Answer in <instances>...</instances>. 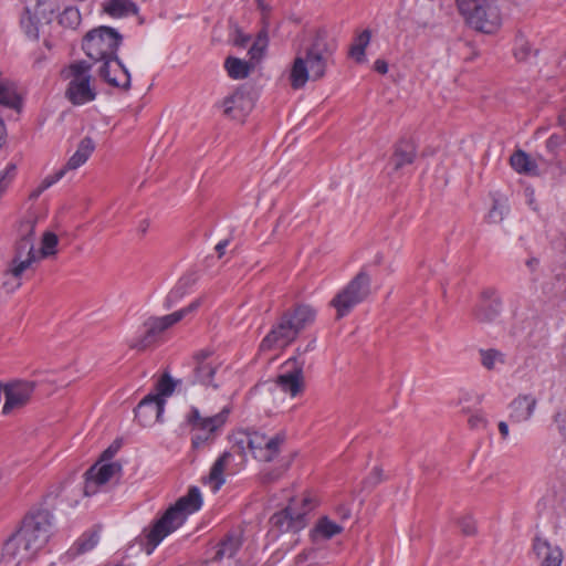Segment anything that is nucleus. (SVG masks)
Masks as SVG:
<instances>
[{
  "instance_id": "nucleus-19",
  "label": "nucleus",
  "mask_w": 566,
  "mask_h": 566,
  "mask_svg": "<svg viewBox=\"0 0 566 566\" xmlns=\"http://www.w3.org/2000/svg\"><path fill=\"white\" fill-rule=\"evenodd\" d=\"M223 114L232 119H243L252 109V101L244 93L237 91L222 102Z\"/></svg>"
},
{
  "instance_id": "nucleus-40",
  "label": "nucleus",
  "mask_w": 566,
  "mask_h": 566,
  "mask_svg": "<svg viewBox=\"0 0 566 566\" xmlns=\"http://www.w3.org/2000/svg\"><path fill=\"white\" fill-rule=\"evenodd\" d=\"M455 523L463 535L473 536L476 534V523L471 514L461 515L457 518Z\"/></svg>"
},
{
  "instance_id": "nucleus-31",
  "label": "nucleus",
  "mask_w": 566,
  "mask_h": 566,
  "mask_svg": "<svg viewBox=\"0 0 566 566\" xmlns=\"http://www.w3.org/2000/svg\"><path fill=\"white\" fill-rule=\"evenodd\" d=\"M38 223V217L34 213H28L18 224V241H31L34 243V230Z\"/></svg>"
},
{
  "instance_id": "nucleus-42",
  "label": "nucleus",
  "mask_w": 566,
  "mask_h": 566,
  "mask_svg": "<svg viewBox=\"0 0 566 566\" xmlns=\"http://www.w3.org/2000/svg\"><path fill=\"white\" fill-rule=\"evenodd\" d=\"M268 46V34H266V31L262 30L256 40L254 41L253 45L251 46L249 53L251 55L252 59H258L260 57L265 48Z\"/></svg>"
},
{
  "instance_id": "nucleus-57",
  "label": "nucleus",
  "mask_w": 566,
  "mask_h": 566,
  "mask_svg": "<svg viewBox=\"0 0 566 566\" xmlns=\"http://www.w3.org/2000/svg\"><path fill=\"white\" fill-rule=\"evenodd\" d=\"M534 263H537V261H536L535 259L530 260V261L527 262V265H528V266H532V265H534Z\"/></svg>"
},
{
  "instance_id": "nucleus-32",
  "label": "nucleus",
  "mask_w": 566,
  "mask_h": 566,
  "mask_svg": "<svg viewBox=\"0 0 566 566\" xmlns=\"http://www.w3.org/2000/svg\"><path fill=\"white\" fill-rule=\"evenodd\" d=\"M228 75L233 80H242L249 76L250 65L238 57L229 56L224 62Z\"/></svg>"
},
{
  "instance_id": "nucleus-35",
  "label": "nucleus",
  "mask_w": 566,
  "mask_h": 566,
  "mask_svg": "<svg viewBox=\"0 0 566 566\" xmlns=\"http://www.w3.org/2000/svg\"><path fill=\"white\" fill-rule=\"evenodd\" d=\"M104 9L112 17H122L135 12L136 6L129 0H109Z\"/></svg>"
},
{
  "instance_id": "nucleus-15",
  "label": "nucleus",
  "mask_w": 566,
  "mask_h": 566,
  "mask_svg": "<svg viewBox=\"0 0 566 566\" xmlns=\"http://www.w3.org/2000/svg\"><path fill=\"white\" fill-rule=\"evenodd\" d=\"M417 156V147L411 139H400L387 164L388 174H400L412 165Z\"/></svg>"
},
{
  "instance_id": "nucleus-38",
  "label": "nucleus",
  "mask_w": 566,
  "mask_h": 566,
  "mask_svg": "<svg viewBox=\"0 0 566 566\" xmlns=\"http://www.w3.org/2000/svg\"><path fill=\"white\" fill-rule=\"evenodd\" d=\"M17 166L10 163L3 170L0 171V198L6 193L10 184L15 177Z\"/></svg>"
},
{
  "instance_id": "nucleus-16",
  "label": "nucleus",
  "mask_w": 566,
  "mask_h": 566,
  "mask_svg": "<svg viewBox=\"0 0 566 566\" xmlns=\"http://www.w3.org/2000/svg\"><path fill=\"white\" fill-rule=\"evenodd\" d=\"M210 357L211 353L206 350H201L196 354V367L193 368L191 384H200L218 388V385L213 382V376L217 371L218 364L210 359Z\"/></svg>"
},
{
  "instance_id": "nucleus-7",
  "label": "nucleus",
  "mask_w": 566,
  "mask_h": 566,
  "mask_svg": "<svg viewBox=\"0 0 566 566\" xmlns=\"http://www.w3.org/2000/svg\"><path fill=\"white\" fill-rule=\"evenodd\" d=\"M231 439L233 446L241 453H244L248 449L256 460L270 462L280 453L281 447L285 441V434L277 432L273 436H268L254 430H238L232 434Z\"/></svg>"
},
{
  "instance_id": "nucleus-10",
  "label": "nucleus",
  "mask_w": 566,
  "mask_h": 566,
  "mask_svg": "<svg viewBox=\"0 0 566 566\" xmlns=\"http://www.w3.org/2000/svg\"><path fill=\"white\" fill-rule=\"evenodd\" d=\"M200 305L201 298H197L186 307H182L174 313L164 316L148 318L144 324V335L136 342H134L130 345V347L136 348L138 350H145L146 348L155 344L163 333L171 328L174 325L182 321L188 315L195 313L200 307Z\"/></svg>"
},
{
  "instance_id": "nucleus-50",
  "label": "nucleus",
  "mask_w": 566,
  "mask_h": 566,
  "mask_svg": "<svg viewBox=\"0 0 566 566\" xmlns=\"http://www.w3.org/2000/svg\"><path fill=\"white\" fill-rule=\"evenodd\" d=\"M45 191V189H42V186L39 185L35 189L32 190L30 193V199L35 200L40 197V195Z\"/></svg>"
},
{
  "instance_id": "nucleus-49",
  "label": "nucleus",
  "mask_w": 566,
  "mask_h": 566,
  "mask_svg": "<svg viewBox=\"0 0 566 566\" xmlns=\"http://www.w3.org/2000/svg\"><path fill=\"white\" fill-rule=\"evenodd\" d=\"M499 431L501 433V437L505 440L509 437V426L505 421L499 422Z\"/></svg>"
},
{
  "instance_id": "nucleus-29",
  "label": "nucleus",
  "mask_w": 566,
  "mask_h": 566,
  "mask_svg": "<svg viewBox=\"0 0 566 566\" xmlns=\"http://www.w3.org/2000/svg\"><path fill=\"white\" fill-rule=\"evenodd\" d=\"M371 39L370 30L366 29L357 34L354 39L353 44L349 48V56L358 63L366 61L365 50L368 46Z\"/></svg>"
},
{
  "instance_id": "nucleus-48",
  "label": "nucleus",
  "mask_w": 566,
  "mask_h": 566,
  "mask_svg": "<svg viewBox=\"0 0 566 566\" xmlns=\"http://www.w3.org/2000/svg\"><path fill=\"white\" fill-rule=\"evenodd\" d=\"M229 244V240H222L216 245L218 256L221 258L224 254V250Z\"/></svg>"
},
{
  "instance_id": "nucleus-26",
  "label": "nucleus",
  "mask_w": 566,
  "mask_h": 566,
  "mask_svg": "<svg viewBox=\"0 0 566 566\" xmlns=\"http://www.w3.org/2000/svg\"><path fill=\"white\" fill-rule=\"evenodd\" d=\"M512 168L518 174L530 176L538 175V167L534 159H532L525 151L516 150L510 158Z\"/></svg>"
},
{
  "instance_id": "nucleus-13",
  "label": "nucleus",
  "mask_w": 566,
  "mask_h": 566,
  "mask_svg": "<svg viewBox=\"0 0 566 566\" xmlns=\"http://www.w3.org/2000/svg\"><path fill=\"white\" fill-rule=\"evenodd\" d=\"M34 390V382L28 380H13L1 387L4 394L2 413L9 415L13 410L23 407L31 398Z\"/></svg>"
},
{
  "instance_id": "nucleus-58",
  "label": "nucleus",
  "mask_w": 566,
  "mask_h": 566,
  "mask_svg": "<svg viewBox=\"0 0 566 566\" xmlns=\"http://www.w3.org/2000/svg\"><path fill=\"white\" fill-rule=\"evenodd\" d=\"M312 348V344H308L307 347H306V350Z\"/></svg>"
},
{
  "instance_id": "nucleus-21",
  "label": "nucleus",
  "mask_w": 566,
  "mask_h": 566,
  "mask_svg": "<svg viewBox=\"0 0 566 566\" xmlns=\"http://www.w3.org/2000/svg\"><path fill=\"white\" fill-rule=\"evenodd\" d=\"M533 551L538 558H542L541 566H562V549L551 545L547 539L536 536L533 542Z\"/></svg>"
},
{
  "instance_id": "nucleus-28",
  "label": "nucleus",
  "mask_w": 566,
  "mask_h": 566,
  "mask_svg": "<svg viewBox=\"0 0 566 566\" xmlns=\"http://www.w3.org/2000/svg\"><path fill=\"white\" fill-rule=\"evenodd\" d=\"M232 458V453L226 451L213 463L209 473V481L213 483L214 492L218 491L224 484L226 479L223 473Z\"/></svg>"
},
{
  "instance_id": "nucleus-34",
  "label": "nucleus",
  "mask_w": 566,
  "mask_h": 566,
  "mask_svg": "<svg viewBox=\"0 0 566 566\" xmlns=\"http://www.w3.org/2000/svg\"><path fill=\"white\" fill-rule=\"evenodd\" d=\"M241 546V541L235 535L227 536L218 547L216 557L219 559L233 557Z\"/></svg>"
},
{
  "instance_id": "nucleus-44",
  "label": "nucleus",
  "mask_w": 566,
  "mask_h": 566,
  "mask_svg": "<svg viewBox=\"0 0 566 566\" xmlns=\"http://www.w3.org/2000/svg\"><path fill=\"white\" fill-rule=\"evenodd\" d=\"M554 423L559 434L566 440V410L554 416Z\"/></svg>"
},
{
  "instance_id": "nucleus-25",
  "label": "nucleus",
  "mask_w": 566,
  "mask_h": 566,
  "mask_svg": "<svg viewBox=\"0 0 566 566\" xmlns=\"http://www.w3.org/2000/svg\"><path fill=\"white\" fill-rule=\"evenodd\" d=\"M98 541L99 535L97 531L85 532L71 546L66 555L70 556V558H75L78 555L85 554L92 551L97 545Z\"/></svg>"
},
{
  "instance_id": "nucleus-2",
  "label": "nucleus",
  "mask_w": 566,
  "mask_h": 566,
  "mask_svg": "<svg viewBox=\"0 0 566 566\" xmlns=\"http://www.w3.org/2000/svg\"><path fill=\"white\" fill-rule=\"evenodd\" d=\"M123 36L111 27H98L88 31L82 41V49L86 56L102 63L98 75L111 86L128 90L130 74L117 56Z\"/></svg>"
},
{
  "instance_id": "nucleus-6",
  "label": "nucleus",
  "mask_w": 566,
  "mask_h": 566,
  "mask_svg": "<svg viewBox=\"0 0 566 566\" xmlns=\"http://www.w3.org/2000/svg\"><path fill=\"white\" fill-rule=\"evenodd\" d=\"M91 69L92 65L82 60L71 63L61 71L62 78L67 81L65 98L75 106L91 103L97 96Z\"/></svg>"
},
{
  "instance_id": "nucleus-1",
  "label": "nucleus",
  "mask_w": 566,
  "mask_h": 566,
  "mask_svg": "<svg viewBox=\"0 0 566 566\" xmlns=\"http://www.w3.org/2000/svg\"><path fill=\"white\" fill-rule=\"evenodd\" d=\"M53 534V515L48 510L30 512L20 528L4 543L2 560L6 566H25L34 559Z\"/></svg>"
},
{
  "instance_id": "nucleus-39",
  "label": "nucleus",
  "mask_w": 566,
  "mask_h": 566,
  "mask_svg": "<svg viewBox=\"0 0 566 566\" xmlns=\"http://www.w3.org/2000/svg\"><path fill=\"white\" fill-rule=\"evenodd\" d=\"M59 239L53 232H45L42 238L41 255L43 258L53 255L56 253V245Z\"/></svg>"
},
{
  "instance_id": "nucleus-30",
  "label": "nucleus",
  "mask_w": 566,
  "mask_h": 566,
  "mask_svg": "<svg viewBox=\"0 0 566 566\" xmlns=\"http://www.w3.org/2000/svg\"><path fill=\"white\" fill-rule=\"evenodd\" d=\"M501 311L497 301H483L475 310V317L479 322L491 323L496 319Z\"/></svg>"
},
{
  "instance_id": "nucleus-36",
  "label": "nucleus",
  "mask_w": 566,
  "mask_h": 566,
  "mask_svg": "<svg viewBox=\"0 0 566 566\" xmlns=\"http://www.w3.org/2000/svg\"><path fill=\"white\" fill-rule=\"evenodd\" d=\"M178 382H180V380H174L170 375L166 373L157 381L156 392L153 395L165 399L172 395Z\"/></svg>"
},
{
  "instance_id": "nucleus-18",
  "label": "nucleus",
  "mask_w": 566,
  "mask_h": 566,
  "mask_svg": "<svg viewBox=\"0 0 566 566\" xmlns=\"http://www.w3.org/2000/svg\"><path fill=\"white\" fill-rule=\"evenodd\" d=\"M165 405V399L154 396L153 392H150L137 405L135 416L143 424H147L151 421H160Z\"/></svg>"
},
{
  "instance_id": "nucleus-53",
  "label": "nucleus",
  "mask_w": 566,
  "mask_h": 566,
  "mask_svg": "<svg viewBox=\"0 0 566 566\" xmlns=\"http://www.w3.org/2000/svg\"><path fill=\"white\" fill-rule=\"evenodd\" d=\"M117 449H113L112 447H109L108 449H106L104 452H103V458L104 459H111L114 453L116 452Z\"/></svg>"
},
{
  "instance_id": "nucleus-23",
  "label": "nucleus",
  "mask_w": 566,
  "mask_h": 566,
  "mask_svg": "<svg viewBox=\"0 0 566 566\" xmlns=\"http://www.w3.org/2000/svg\"><path fill=\"white\" fill-rule=\"evenodd\" d=\"M343 525L332 521L328 516H322L317 520L314 528L311 532L313 541L331 539L335 535L342 533Z\"/></svg>"
},
{
  "instance_id": "nucleus-45",
  "label": "nucleus",
  "mask_w": 566,
  "mask_h": 566,
  "mask_svg": "<svg viewBox=\"0 0 566 566\" xmlns=\"http://www.w3.org/2000/svg\"><path fill=\"white\" fill-rule=\"evenodd\" d=\"M503 209L504 206H502L497 200L494 201L492 209L489 212V219L491 222H497L503 219Z\"/></svg>"
},
{
  "instance_id": "nucleus-41",
  "label": "nucleus",
  "mask_w": 566,
  "mask_h": 566,
  "mask_svg": "<svg viewBox=\"0 0 566 566\" xmlns=\"http://www.w3.org/2000/svg\"><path fill=\"white\" fill-rule=\"evenodd\" d=\"M186 294L185 284L180 281L179 284L172 289L165 298L164 306L171 308L175 306Z\"/></svg>"
},
{
  "instance_id": "nucleus-47",
  "label": "nucleus",
  "mask_w": 566,
  "mask_h": 566,
  "mask_svg": "<svg viewBox=\"0 0 566 566\" xmlns=\"http://www.w3.org/2000/svg\"><path fill=\"white\" fill-rule=\"evenodd\" d=\"M374 67L380 74H386L388 72V64L381 59L375 61Z\"/></svg>"
},
{
  "instance_id": "nucleus-11",
  "label": "nucleus",
  "mask_w": 566,
  "mask_h": 566,
  "mask_svg": "<svg viewBox=\"0 0 566 566\" xmlns=\"http://www.w3.org/2000/svg\"><path fill=\"white\" fill-rule=\"evenodd\" d=\"M229 415V407H223L220 412L211 417H202L197 407H191L186 416V421L195 432L191 437L192 447L199 449L212 441L214 434L226 424Z\"/></svg>"
},
{
  "instance_id": "nucleus-4",
  "label": "nucleus",
  "mask_w": 566,
  "mask_h": 566,
  "mask_svg": "<svg viewBox=\"0 0 566 566\" xmlns=\"http://www.w3.org/2000/svg\"><path fill=\"white\" fill-rule=\"evenodd\" d=\"M315 316L316 311L310 305H297L293 310L286 311L261 340L259 350L271 352L286 348L304 328L314 322Z\"/></svg>"
},
{
  "instance_id": "nucleus-55",
  "label": "nucleus",
  "mask_w": 566,
  "mask_h": 566,
  "mask_svg": "<svg viewBox=\"0 0 566 566\" xmlns=\"http://www.w3.org/2000/svg\"><path fill=\"white\" fill-rule=\"evenodd\" d=\"M554 145H556V142H555V139H554V136H551V137L547 139V146H548V147H552V146H554Z\"/></svg>"
},
{
  "instance_id": "nucleus-51",
  "label": "nucleus",
  "mask_w": 566,
  "mask_h": 566,
  "mask_svg": "<svg viewBox=\"0 0 566 566\" xmlns=\"http://www.w3.org/2000/svg\"><path fill=\"white\" fill-rule=\"evenodd\" d=\"M279 476H280V473L268 472V473L263 474V480L266 482H272V481L279 479Z\"/></svg>"
},
{
  "instance_id": "nucleus-20",
  "label": "nucleus",
  "mask_w": 566,
  "mask_h": 566,
  "mask_svg": "<svg viewBox=\"0 0 566 566\" xmlns=\"http://www.w3.org/2000/svg\"><path fill=\"white\" fill-rule=\"evenodd\" d=\"M537 400L532 395H518L510 405V420L514 423L528 421L536 408Z\"/></svg>"
},
{
  "instance_id": "nucleus-43",
  "label": "nucleus",
  "mask_w": 566,
  "mask_h": 566,
  "mask_svg": "<svg viewBox=\"0 0 566 566\" xmlns=\"http://www.w3.org/2000/svg\"><path fill=\"white\" fill-rule=\"evenodd\" d=\"M66 174V169H64L63 167L61 169H59L57 171H55L53 175H49L46 176L41 182L40 185L42 186V189H49L50 187H52L54 184H56L57 181H60Z\"/></svg>"
},
{
  "instance_id": "nucleus-8",
  "label": "nucleus",
  "mask_w": 566,
  "mask_h": 566,
  "mask_svg": "<svg viewBox=\"0 0 566 566\" xmlns=\"http://www.w3.org/2000/svg\"><path fill=\"white\" fill-rule=\"evenodd\" d=\"M457 3L465 22L476 31L493 33L501 25L496 0H457Z\"/></svg>"
},
{
  "instance_id": "nucleus-52",
  "label": "nucleus",
  "mask_w": 566,
  "mask_h": 566,
  "mask_svg": "<svg viewBox=\"0 0 566 566\" xmlns=\"http://www.w3.org/2000/svg\"><path fill=\"white\" fill-rule=\"evenodd\" d=\"M258 8L263 13V19H265V13L269 11L268 6L265 4L264 0H256Z\"/></svg>"
},
{
  "instance_id": "nucleus-33",
  "label": "nucleus",
  "mask_w": 566,
  "mask_h": 566,
  "mask_svg": "<svg viewBox=\"0 0 566 566\" xmlns=\"http://www.w3.org/2000/svg\"><path fill=\"white\" fill-rule=\"evenodd\" d=\"M481 365L488 370H494L505 364V355L495 348L479 349Z\"/></svg>"
},
{
  "instance_id": "nucleus-27",
  "label": "nucleus",
  "mask_w": 566,
  "mask_h": 566,
  "mask_svg": "<svg viewBox=\"0 0 566 566\" xmlns=\"http://www.w3.org/2000/svg\"><path fill=\"white\" fill-rule=\"evenodd\" d=\"M0 104L20 111L22 99L13 82L0 81Z\"/></svg>"
},
{
  "instance_id": "nucleus-5",
  "label": "nucleus",
  "mask_w": 566,
  "mask_h": 566,
  "mask_svg": "<svg viewBox=\"0 0 566 566\" xmlns=\"http://www.w3.org/2000/svg\"><path fill=\"white\" fill-rule=\"evenodd\" d=\"M201 505L202 497L200 490L197 486L190 488L188 493L180 497L174 506L169 507L147 532V555H150L167 535L181 526L188 514L197 512Z\"/></svg>"
},
{
  "instance_id": "nucleus-46",
  "label": "nucleus",
  "mask_w": 566,
  "mask_h": 566,
  "mask_svg": "<svg viewBox=\"0 0 566 566\" xmlns=\"http://www.w3.org/2000/svg\"><path fill=\"white\" fill-rule=\"evenodd\" d=\"M335 512L340 521H347L352 515L350 509L345 504L338 505Z\"/></svg>"
},
{
  "instance_id": "nucleus-12",
  "label": "nucleus",
  "mask_w": 566,
  "mask_h": 566,
  "mask_svg": "<svg viewBox=\"0 0 566 566\" xmlns=\"http://www.w3.org/2000/svg\"><path fill=\"white\" fill-rule=\"evenodd\" d=\"M303 507L298 509L293 500L285 509L274 513L270 517L272 531L282 533H297L303 530L306 524V515L313 509L308 497L302 500Z\"/></svg>"
},
{
  "instance_id": "nucleus-37",
  "label": "nucleus",
  "mask_w": 566,
  "mask_h": 566,
  "mask_svg": "<svg viewBox=\"0 0 566 566\" xmlns=\"http://www.w3.org/2000/svg\"><path fill=\"white\" fill-rule=\"evenodd\" d=\"M81 13L77 8L67 7L60 14L59 22L61 25L69 29H76L81 23Z\"/></svg>"
},
{
  "instance_id": "nucleus-17",
  "label": "nucleus",
  "mask_w": 566,
  "mask_h": 566,
  "mask_svg": "<svg viewBox=\"0 0 566 566\" xmlns=\"http://www.w3.org/2000/svg\"><path fill=\"white\" fill-rule=\"evenodd\" d=\"M120 470L117 463H104L102 465H94L86 472V480L84 485V494L90 496L97 492L101 485L106 484L112 476Z\"/></svg>"
},
{
  "instance_id": "nucleus-9",
  "label": "nucleus",
  "mask_w": 566,
  "mask_h": 566,
  "mask_svg": "<svg viewBox=\"0 0 566 566\" xmlns=\"http://www.w3.org/2000/svg\"><path fill=\"white\" fill-rule=\"evenodd\" d=\"M370 293V276L365 271H359L331 301V306L336 310V318L347 316L355 306L364 302Z\"/></svg>"
},
{
  "instance_id": "nucleus-24",
  "label": "nucleus",
  "mask_w": 566,
  "mask_h": 566,
  "mask_svg": "<svg viewBox=\"0 0 566 566\" xmlns=\"http://www.w3.org/2000/svg\"><path fill=\"white\" fill-rule=\"evenodd\" d=\"M276 385L282 391L295 397L301 392L303 386L302 368L300 367L294 371L280 375L276 379Z\"/></svg>"
},
{
  "instance_id": "nucleus-54",
  "label": "nucleus",
  "mask_w": 566,
  "mask_h": 566,
  "mask_svg": "<svg viewBox=\"0 0 566 566\" xmlns=\"http://www.w3.org/2000/svg\"><path fill=\"white\" fill-rule=\"evenodd\" d=\"M482 421H483V420H482V418H480V417H478V416H475V417H471V418H470V420H469V422H470L471 427H478V424H479L480 422H482Z\"/></svg>"
},
{
  "instance_id": "nucleus-3",
  "label": "nucleus",
  "mask_w": 566,
  "mask_h": 566,
  "mask_svg": "<svg viewBox=\"0 0 566 566\" xmlns=\"http://www.w3.org/2000/svg\"><path fill=\"white\" fill-rule=\"evenodd\" d=\"M336 49V40L329 36L326 30H318L306 50L305 56H297L293 62L290 73L291 86L298 90L308 80L317 81L322 78L328 64L333 62Z\"/></svg>"
},
{
  "instance_id": "nucleus-22",
  "label": "nucleus",
  "mask_w": 566,
  "mask_h": 566,
  "mask_svg": "<svg viewBox=\"0 0 566 566\" xmlns=\"http://www.w3.org/2000/svg\"><path fill=\"white\" fill-rule=\"evenodd\" d=\"M94 148L95 144L91 137L83 138L80 142L76 151L70 157V159L63 167L64 169H66V172L69 170H75L82 165H84L92 155Z\"/></svg>"
},
{
  "instance_id": "nucleus-14",
  "label": "nucleus",
  "mask_w": 566,
  "mask_h": 566,
  "mask_svg": "<svg viewBox=\"0 0 566 566\" xmlns=\"http://www.w3.org/2000/svg\"><path fill=\"white\" fill-rule=\"evenodd\" d=\"M34 250V243L31 241H18L15 244V253L10 263L6 275H11L15 280L14 289L21 285L20 277L33 262L38 260Z\"/></svg>"
},
{
  "instance_id": "nucleus-56",
  "label": "nucleus",
  "mask_w": 566,
  "mask_h": 566,
  "mask_svg": "<svg viewBox=\"0 0 566 566\" xmlns=\"http://www.w3.org/2000/svg\"><path fill=\"white\" fill-rule=\"evenodd\" d=\"M28 34H29L30 36L34 38V39H35V38H38V33H36V32H33V31H31V30H30V31H28Z\"/></svg>"
}]
</instances>
